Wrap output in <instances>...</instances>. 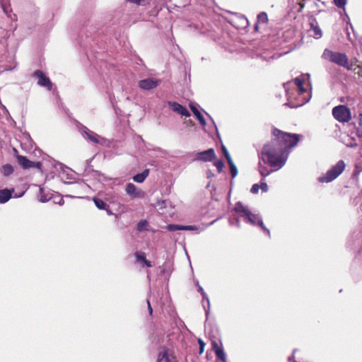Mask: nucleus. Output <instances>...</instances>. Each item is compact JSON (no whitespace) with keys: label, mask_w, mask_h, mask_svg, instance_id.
I'll use <instances>...</instances> for the list:
<instances>
[{"label":"nucleus","mask_w":362,"mask_h":362,"mask_svg":"<svg viewBox=\"0 0 362 362\" xmlns=\"http://www.w3.org/2000/svg\"><path fill=\"white\" fill-rule=\"evenodd\" d=\"M347 4V0H341V9L345 11V6Z\"/></svg>","instance_id":"obj_47"},{"label":"nucleus","mask_w":362,"mask_h":362,"mask_svg":"<svg viewBox=\"0 0 362 362\" xmlns=\"http://www.w3.org/2000/svg\"><path fill=\"white\" fill-rule=\"evenodd\" d=\"M148 223L146 220H141L136 225V230L138 232H142L147 230Z\"/></svg>","instance_id":"obj_26"},{"label":"nucleus","mask_w":362,"mask_h":362,"mask_svg":"<svg viewBox=\"0 0 362 362\" xmlns=\"http://www.w3.org/2000/svg\"><path fill=\"white\" fill-rule=\"evenodd\" d=\"M14 172V168L11 164H5L1 168V173L6 177L10 176Z\"/></svg>","instance_id":"obj_21"},{"label":"nucleus","mask_w":362,"mask_h":362,"mask_svg":"<svg viewBox=\"0 0 362 362\" xmlns=\"http://www.w3.org/2000/svg\"><path fill=\"white\" fill-rule=\"evenodd\" d=\"M147 304H148V310L149 314L152 315V313H153V308H152V307L151 305L149 300H147Z\"/></svg>","instance_id":"obj_46"},{"label":"nucleus","mask_w":362,"mask_h":362,"mask_svg":"<svg viewBox=\"0 0 362 362\" xmlns=\"http://www.w3.org/2000/svg\"><path fill=\"white\" fill-rule=\"evenodd\" d=\"M143 263H144V264H145V266H146L147 267H152V264H151V262H150V261H148V260H147V259H146Z\"/></svg>","instance_id":"obj_48"},{"label":"nucleus","mask_w":362,"mask_h":362,"mask_svg":"<svg viewBox=\"0 0 362 362\" xmlns=\"http://www.w3.org/2000/svg\"><path fill=\"white\" fill-rule=\"evenodd\" d=\"M216 157L214 148H209L206 151L199 152L196 154L194 160L209 162L213 160Z\"/></svg>","instance_id":"obj_10"},{"label":"nucleus","mask_w":362,"mask_h":362,"mask_svg":"<svg viewBox=\"0 0 362 362\" xmlns=\"http://www.w3.org/2000/svg\"><path fill=\"white\" fill-rule=\"evenodd\" d=\"M198 344L199 346V354H202L204 351L205 343L202 339H198Z\"/></svg>","instance_id":"obj_40"},{"label":"nucleus","mask_w":362,"mask_h":362,"mask_svg":"<svg viewBox=\"0 0 362 362\" xmlns=\"http://www.w3.org/2000/svg\"><path fill=\"white\" fill-rule=\"evenodd\" d=\"M341 66L346 68L347 70H355L358 65L349 61L345 54L341 53Z\"/></svg>","instance_id":"obj_12"},{"label":"nucleus","mask_w":362,"mask_h":362,"mask_svg":"<svg viewBox=\"0 0 362 362\" xmlns=\"http://www.w3.org/2000/svg\"><path fill=\"white\" fill-rule=\"evenodd\" d=\"M259 185V189H261L262 192H268L269 187H268L267 184L264 181V179H262V180L260 182V185Z\"/></svg>","instance_id":"obj_38"},{"label":"nucleus","mask_w":362,"mask_h":362,"mask_svg":"<svg viewBox=\"0 0 362 362\" xmlns=\"http://www.w3.org/2000/svg\"><path fill=\"white\" fill-rule=\"evenodd\" d=\"M202 298H206L207 295H206V293L205 292H203V293H202Z\"/></svg>","instance_id":"obj_56"},{"label":"nucleus","mask_w":362,"mask_h":362,"mask_svg":"<svg viewBox=\"0 0 362 362\" xmlns=\"http://www.w3.org/2000/svg\"><path fill=\"white\" fill-rule=\"evenodd\" d=\"M333 117L339 122V105L335 106L332 110Z\"/></svg>","instance_id":"obj_36"},{"label":"nucleus","mask_w":362,"mask_h":362,"mask_svg":"<svg viewBox=\"0 0 362 362\" xmlns=\"http://www.w3.org/2000/svg\"><path fill=\"white\" fill-rule=\"evenodd\" d=\"M47 201H48L47 199L43 198L42 197L40 198V202H46Z\"/></svg>","instance_id":"obj_54"},{"label":"nucleus","mask_w":362,"mask_h":362,"mask_svg":"<svg viewBox=\"0 0 362 362\" xmlns=\"http://www.w3.org/2000/svg\"><path fill=\"white\" fill-rule=\"evenodd\" d=\"M322 59L332 63H334L337 65H339V52L331 50L329 48L325 49Z\"/></svg>","instance_id":"obj_9"},{"label":"nucleus","mask_w":362,"mask_h":362,"mask_svg":"<svg viewBox=\"0 0 362 362\" xmlns=\"http://www.w3.org/2000/svg\"><path fill=\"white\" fill-rule=\"evenodd\" d=\"M167 229L169 231L182 230L183 226L178 224H168L167 226Z\"/></svg>","instance_id":"obj_31"},{"label":"nucleus","mask_w":362,"mask_h":362,"mask_svg":"<svg viewBox=\"0 0 362 362\" xmlns=\"http://www.w3.org/2000/svg\"><path fill=\"white\" fill-rule=\"evenodd\" d=\"M339 175V161H338L325 175L317 177V181L321 183H329L335 180Z\"/></svg>","instance_id":"obj_4"},{"label":"nucleus","mask_w":362,"mask_h":362,"mask_svg":"<svg viewBox=\"0 0 362 362\" xmlns=\"http://www.w3.org/2000/svg\"><path fill=\"white\" fill-rule=\"evenodd\" d=\"M33 77L37 78V85L42 87H45L47 90L52 89V83L49 77H47L42 71L36 70L33 73Z\"/></svg>","instance_id":"obj_5"},{"label":"nucleus","mask_w":362,"mask_h":362,"mask_svg":"<svg viewBox=\"0 0 362 362\" xmlns=\"http://www.w3.org/2000/svg\"><path fill=\"white\" fill-rule=\"evenodd\" d=\"M343 21L346 23V30L347 38L350 41H352L353 39L351 37V33H350V30H349V28L348 25L350 26V29L351 30V31L353 33H354V28H353V25H351V23H350V19H349V16L346 14L345 15V17L343 18Z\"/></svg>","instance_id":"obj_23"},{"label":"nucleus","mask_w":362,"mask_h":362,"mask_svg":"<svg viewBox=\"0 0 362 362\" xmlns=\"http://www.w3.org/2000/svg\"><path fill=\"white\" fill-rule=\"evenodd\" d=\"M233 209L246 223L259 227L268 237H271L270 230L264 226L259 214L252 213L247 206L243 205L240 202H238L235 204Z\"/></svg>","instance_id":"obj_2"},{"label":"nucleus","mask_w":362,"mask_h":362,"mask_svg":"<svg viewBox=\"0 0 362 362\" xmlns=\"http://www.w3.org/2000/svg\"><path fill=\"white\" fill-rule=\"evenodd\" d=\"M77 127L83 138L87 141L102 146L107 144V140L105 138L91 131L83 124H79Z\"/></svg>","instance_id":"obj_3"},{"label":"nucleus","mask_w":362,"mask_h":362,"mask_svg":"<svg viewBox=\"0 0 362 362\" xmlns=\"http://www.w3.org/2000/svg\"><path fill=\"white\" fill-rule=\"evenodd\" d=\"M16 159L18 163V164L23 168V169H29L35 168L37 169H40L42 166V163L40 162H33L27 158L26 156H22V155H17Z\"/></svg>","instance_id":"obj_8"},{"label":"nucleus","mask_w":362,"mask_h":362,"mask_svg":"<svg viewBox=\"0 0 362 362\" xmlns=\"http://www.w3.org/2000/svg\"><path fill=\"white\" fill-rule=\"evenodd\" d=\"M351 118V112L350 109L344 105H341V122H348Z\"/></svg>","instance_id":"obj_14"},{"label":"nucleus","mask_w":362,"mask_h":362,"mask_svg":"<svg viewBox=\"0 0 362 362\" xmlns=\"http://www.w3.org/2000/svg\"><path fill=\"white\" fill-rule=\"evenodd\" d=\"M106 211H107V214L110 216V215H112L113 213L112 211L110 209V207L109 206L107 205V206L106 207V209H105Z\"/></svg>","instance_id":"obj_52"},{"label":"nucleus","mask_w":362,"mask_h":362,"mask_svg":"<svg viewBox=\"0 0 362 362\" xmlns=\"http://www.w3.org/2000/svg\"><path fill=\"white\" fill-rule=\"evenodd\" d=\"M126 192L134 198L140 197V192L137 190L136 185L133 183H128L126 185Z\"/></svg>","instance_id":"obj_18"},{"label":"nucleus","mask_w":362,"mask_h":362,"mask_svg":"<svg viewBox=\"0 0 362 362\" xmlns=\"http://www.w3.org/2000/svg\"><path fill=\"white\" fill-rule=\"evenodd\" d=\"M259 185L258 184H254L250 189V192L252 194H257L259 192Z\"/></svg>","instance_id":"obj_41"},{"label":"nucleus","mask_w":362,"mask_h":362,"mask_svg":"<svg viewBox=\"0 0 362 362\" xmlns=\"http://www.w3.org/2000/svg\"><path fill=\"white\" fill-rule=\"evenodd\" d=\"M93 202L95 205V206L100 210L106 209V207L107 206V204L101 199L94 197Z\"/></svg>","instance_id":"obj_24"},{"label":"nucleus","mask_w":362,"mask_h":362,"mask_svg":"<svg viewBox=\"0 0 362 362\" xmlns=\"http://www.w3.org/2000/svg\"><path fill=\"white\" fill-rule=\"evenodd\" d=\"M189 107H190L192 112H193V114L194 115V116L196 117V118L197 119V120L199 122V123L203 127L206 126L205 119H204V116L202 115V114L197 108L196 105L194 104H189Z\"/></svg>","instance_id":"obj_17"},{"label":"nucleus","mask_w":362,"mask_h":362,"mask_svg":"<svg viewBox=\"0 0 362 362\" xmlns=\"http://www.w3.org/2000/svg\"><path fill=\"white\" fill-rule=\"evenodd\" d=\"M345 166H346V165H345L344 162L341 160V174L344 170Z\"/></svg>","instance_id":"obj_50"},{"label":"nucleus","mask_w":362,"mask_h":362,"mask_svg":"<svg viewBox=\"0 0 362 362\" xmlns=\"http://www.w3.org/2000/svg\"><path fill=\"white\" fill-rule=\"evenodd\" d=\"M272 134L275 138L264 145L259 158L274 170H279L285 165L291 149L297 146L300 135L284 132L278 129H274Z\"/></svg>","instance_id":"obj_1"},{"label":"nucleus","mask_w":362,"mask_h":362,"mask_svg":"<svg viewBox=\"0 0 362 362\" xmlns=\"http://www.w3.org/2000/svg\"><path fill=\"white\" fill-rule=\"evenodd\" d=\"M303 79L299 77H296L293 80V83L298 88L300 94H304L306 92V90L303 86Z\"/></svg>","instance_id":"obj_22"},{"label":"nucleus","mask_w":362,"mask_h":362,"mask_svg":"<svg viewBox=\"0 0 362 362\" xmlns=\"http://www.w3.org/2000/svg\"><path fill=\"white\" fill-rule=\"evenodd\" d=\"M240 216H238V217L237 218H235V225L237 228H240L241 225H240Z\"/></svg>","instance_id":"obj_45"},{"label":"nucleus","mask_w":362,"mask_h":362,"mask_svg":"<svg viewBox=\"0 0 362 362\" xmlns=\"http://www.w3.org/2000/svg\"><path fill=\"white\" fill-rule=\"evenodd\" d=\"M218 359L221 360V362H226V354L223 349H218L215 354Z\"/></svg>","instance_id":"obj_29"},{"label":"nucleus","mask_w":362,"mask_h":362,"mask_svg":"<svg viewBox=\"0 0 362 362\" xmlns=\"http://www.w3.org/2000/svg\"><path fill=\"white\" fill-rule=\"evenodd\" d=\"M170 202L168 200H160L157 202V206L160 209L167 208Z\"/></svg>","instance_id":"obj_34"},{"label":"nucleus","mask_w":362,"mask_h":362,"mask_svg":"<svg viewBox=\"0 0 362 362\" xmlns=\"http://www.w3.org/2000/svg\"><path fill=\"white\" fill-rule=\"evenodd\" d=\"M358 124H359L358 132H361L360 135L362 136V113L359 114V115H358Z\"/></svg>","instance_id":"obj_42"},{"label":"nucleus","mask_w":362,"mask_h":362,"mask_svg":"<svg viewBox=\"0 0 362 362\" xmlns=\"http://www.w3.org/2000/svg\"><path fill=\"white\" fill-rule=\"evenodd\" d=\"M229 168H230V173L231 174L232 178H235L236 175H238V168L235 163H233V160H229L228 162Z\"/></svg>","instance_id":"obj_27"},{"label":"nucleus","mask_w":362,"mask_h":362,"mask_svg":"<svg viewBox=\"0 0 362 362\" xmlns=\"http://www.w3.org/2000/svg\"><path fill=\"white\" fill-rule=\"evenodd\" d=\"M64 182L66 185H73L74 187L76 188V189H78L79 187H82L83 186V184L82 182H66V181H64Z\"/></svg>","instance_id":"obj_39"},{"label":"nucleus","mask_w":362,"mask_h":362,"mask_svg":"<svg viewBox=\"0 0 362 362\" xmlns=\"http://www.w3.org/2000/svg\"><path fill=\"white\" fill-rule=\"evenodd\" d=\"M202 303L206 315L207 317L209 315L210 308V300L208 296H206V298H203Z\"/></svg>","instance_id":"obj_28"},{"label":"nucleus","mask_w":362,"mask_h":362,"mask_svg":"<svg viewBox=\"0 0 362 362\" xmlns=\"http://www.w3.org/2000/svg\"><path fill=\"white\" fill-rule=\"evenodd\" d=\"M64 203V201L61 199V201L59 202V204H62Z\"/></svg>","instance_id":"obj_57"},{"label":"nucleus","mask_w":362,"mask_h":362,"mask_svg":"<svg viewBox=\"0 0 362 362\" xmlns=\"http://www.w3.org/2000/svg\"><path fill=\"white\" fill-rule=\"evenodd\" d=\"M66 197H74V196H72V195H67Z\"/></svg>","instance_id":"obj_58"},{"label":"nucleus","mask_w":362,"mask_h":362,"mask_svg":"<svg viewBox=\"0 0 362 362\" xmlns=\"http://www.w3.org/2000/svg\"><path fill=\"white\" fill-rule=\"evenodd\" d=\"M258 168H259V172L262 179H264L266 177L275 171L274 168H273L272 170H268V168L265 165H262L261 163V162H259L258 164Z\"/></svg>","instance_id":"obj_20"},{"label":"nucleus","mask_w":362,"mask_h":362,"mask_svg":"<svg viewBox=\"0 0 362 362\" xmlns=\"http://www.w3.org/2000/svg\"><path fill=\"white\" fill-rule=\"evenodd\" d=\"M55 169L59 171V175L62 180H74V171L64 165L62 163L57 162L54 165Z\"/></svg>","instance_id":"obj_6"},{"label":"nucleus","mask_w":362,"mask_h":362,"mask_svg":"<svg viewBox=\"0 0 362 362\" xmlns=\"http://www.w3.org/2000/svg\"><path fill=\"white\" fill-rule=\"evenodd\" d=\"M340 101H341V103L343 102L342 98H341Z\"/></svg>","instance_id":"obj_59"},{"label":"nucleus","mask_w":362,"mask_h":362,"mask_svg":"<svg viewBox=\"0 0 362 362\" xmlns=\"http://www.w3.org/2000/svg\"><path fill=\"white\" fill-rule=\"evenodd\" d=\"M334 3L337 7L339 8V0H334Z\"/></svg>","instance_id":"obj_53"},{"label":"nucleus","mask_w":362,"mask_h":362,"mask_svg":"<svg viewBox=\"0 0 362 362\" xmlns=\"http://www.w3.org/2000/svg\"><path fill=\"white\" fill-rule=\"evenodd\" d=\"M197 285L198 286V291L202 294L203 292H204V288L200 286L199 285V283L198 281L197 282Z\"/></svg>","instance_id":"obj_49"},{"label":"nucleus","mask_w":362,"mask_h":362,"mask_svg":"<svg viewBox=\"0 0 362 362\" xmlns=\"http://www.w3.org/2000/svg\"><path fill=\"white\" fill-rule=\"evenodd\" d=\"M221 148H222V151L224 154V156H225L226 159L227 160V162H228L229 160H232V158H231L230 153L228 151L226 147L223 145Z\"/></svg>","instance_id":"obj_37"},{"label":"nucleus","mask_w":362,"mask_h":362,"mask_svg":"<svg viewBox=\"0 0 362 362\" xmlns=\"http://www.w3.org/2000/svg\"><path fill=\"white\" fill-rule=\"evenodd\" d=\"M161 83L160 79L147 78L139 81L138 86L144 90H151L156 88Z\"/></svg>","instance_id":"obj_7"},{"label":"nucleus","mask_w":362,"mask_h":362,"mask_svg":"<svg viewBox=\"0 0 362 362\" xmlns=\"http://www.w3.org/2000/svg\"><path fill=\"white\" fill-rule=\"evenodd\" d=\"M257 20L261 23H267L268 21L267 14L265 12H261L257 15Z\"/></svg>","instance_id":"obj_33"},{"label":"nucleus","mask_w":362,"mask_h":362,"mask_svg":"<svg viewBox=\"0 0 362 362\" xmlns=\"http://www.w3.org/2000/svg\"><path fill=\"white\" fill-rule=\"evenodd\" d=\"M329 74L331 75L332 79H333V83H336L338 82L339 81V78H338V71L337 70H335V69H332V68H329Z\"/></svg>","instance_id":"obj_32"},{"label":"nucleus","mask_w":362,"mask_h":362,"mask_svg":"<svg viewBox=\"0 0 362 362\" xmlns=\"http://www.w3.org/2000/svg\"><path fill=\"white\" fill-rule=\"evenodd\" d=\"M157 362H170L166 350H163L159 353Z\"/></svg>","instance_id":"obj_25"},{"label":"nucleus","mask_w":362,"mask_h":362,"mask_svg":"<svg viewBox=\"0 0 362 362\" xmlns=\"http://www.w3.org/2000/svg\"><path fill=\"white\" fill-rule=\"evenodd\" d=\"M134 256L138 262H144L146 259L144 252L137 251L134 253Z\"/></svg>","instance_id":"obj_30"},{"label":"nucleus","mask_w":362,"mask_h":362,"mask_svg":"<svg viewBox=\"0 0 362 362\" xmlns=\"http://www.w3.org/2000/svg\"><path fill=\"white\" fill-rule=\"evenodd\" d=\"M290 84H291V82H288L286 84H284V88H285L286 92H287V86H288Z\"/></svg>","instance_id":"obj_55"},{"label":"nucleus","mask_w":362,"mask_h":362,"mask_svg":"<svg viewBox=\"0 0 362 362\" xmlns=\"http://www.w3.org/2000/svg\"><path fill=\"white\" fill-rule=\"evenodd\" d=\"M214 165L216 167L218 173H221L224 167V163L221 160H216L214 163Z\"/></svg>","instance_id":"obj_35"},{"label":"nucleus","mask_w":362,"mask_h":362,"mask_svg":"<svg viewBox=\"0 0 362 362\" xmlns=\"http://www.w3.org/2000/svg\"><path fill=\"white\" fill-rule=\"evenodd\" d=\"M168 104L173 112H177L178 114L182 116H190V112L188 111V110L183 105L179 104L178 103L169 101Z\"/></svg>","instance_id":"obj_11"},{"label":"nucleus","mask_w":362,"mask_h":362,"mask_svg":"<svg viewBox=\"0 0 362 362\" xmlns=\"http://www.w3.org/2000/svg\"><path fill=\"white\" fill-rule=\"evenodd\" d=\"M310 30L313 32L312 36L315 39H320L322 36V32L315 20L310 23Z\"/></svg>","instance_id":"obj_13"},{"label":"nucleus","mask_w":362,"mask_h":362,"mask_svg":"<svg viewBox=\"0 0 362 362\" xmlns=\"http://www.w3.org/2000/svg\"><path fill=\"white\" fill-rule=\"evenodd\" d=\"M296 350L293 351V354H295ZM294 354H293L291 356L288 357V362H296L294 360Z\"/></svg>","instance_id":"obj_51"},{"label":"nucleus","mask_w":362,"mask_h":362,"mask_svg":"<svg viewBox=\"0 0 362 362\" xmlns=\"http://www.w3.org/2000/svg\"><path fill=\"white\" fill-rule=\"evenodd\" d=\"M310 98H311V95H310V94H309L308 98H305V99H304V100H303V102H302V103H301L300 104H299V105H296V107H298V106H302L303 105L305 104L306 103H308V102L310 100ZM291 107H295V106H291Z\"/></svg>","instance_id":"obj_44"},{"label":"nucleus","mask_w":362,"mask_h":362,"mask_svg":"<svg viewBox=\"0 0 362 362\" xmlns=\"http://www.w3.org/2000/svg\"><path fill=\"white\" fill-rule=\"evenodd\" d=\"M217 220L218 219L211 221L206 226H202V227H199V226H192V225L183 226L182 230H193V231H196L197 233H199L204 231L206 228L207 226L213 225Z\"/></svg>","instance_id":"obj_15"},{"label":"nucleus","mask_w":362,"mask_h":362,"mask_svg":"<svg viewBox=\"0 0 362 362\" xmlns=\"http://www.w3.org/2000/svg\"><path fill=\"white\" fill-rule=\"evenodd\" d=\"M212 348H213V350L215 352V354L216 353V351L218 350V349H223L221 347H220L218 346V344L214 341L213 344H212Z\"/></svg>","instance_id":"obj_43"},{"label":"nucleus","mask_w":362,"mask_h":362,"mask_svg":"<svg viewBox=\"0 0 362 362\" xmlns=\"http://www.w3.org/2000/svg\"><path fill=\"white\" fill-rule=\"evenodd\" d=\"M149 175V170L145 169L142 173H138L133 177V180L138 183H142Z\"/></svg>","instance_id":"obj_19"},{"label":"nucleus","mask_w":362,"mask_h":362,"mask_svg":"<svg viewBox=\"0 0 362 362\" xmlns=\"http://www.w3.org/2000/svg\"><path fill=\"white\" fill-rule=\"evenodd\" d=\"M13 189H4L0 190V204H4L7 202L12 197Z\"/></svg>","instance_id":"obj_16"}]
</instances>
